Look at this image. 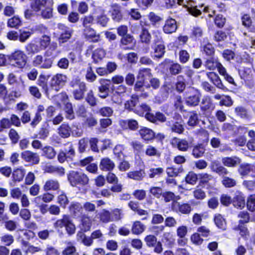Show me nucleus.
<instances>
[{
    "mask_svg": "<svg viewBox=\"0 0 255 255\" xmlns=\"http://www.w3.org/2000/svg\"><path fill=\"white\" fill-rule=\"evenodd\" d=\"M31 33L29 31L20 30L19 34V40L21 42H24L30 36Z\"/></svg>",
    "mask_w": 255,
    "mask_h": 255,
    "instance_id": "obj_63",
    "label": "nucleus"
},
{
    "mask_svg": "<svg viewBox=\"0 0 255 255\" xmlns=\"http://www.w3.org/2000/svg\"><path fill=\"white\" fill-rule=\"evenodd\" d=\"M85 77L89 82H93L96 80L97 76L93 72L91 67H89L87 68Z\"/></svg>",
    "mask_w": 255,
    "mask_h": 255,
    "instance_id": "obj_59",
    "label": "nucleus"
},
{
    "mask_svg": "<svg viewBox=\"0 0 255 255\" xmlns=\"http://www.w3.org/2000/svg\"><path fill=\"white\" fill-rule=\"evenodd\" d=\"M106 54V53L105 50L102 48H98L93 52L92 57L94 60L97 62L99 60L104 58Z\"/></svg>",
    "mask_w": 255,
    "mask_h": 255,
    "instance_id": "obj_43",
    "label": "nucleus"
},
{
    "mask_svg": "<svg viewBox=\"0 0 255 255\" xmlns=\"http://www.w3.org/2000/svg\"><path fill=\"white\" fill-rule=\"evenodd\" d=\"M146 155L149 156L159 157L160 156V152L154 146L148 145L145 150Z\"/></svg>",
    "mask_w": 255,
    "mask_h": 255,
    "instance_id": "obj_53",
    "label": "nucleus"
},
{
    "mask_svg": "<svg viewBox=\"0 0 255 255\" xmlns=\"http://www.w3.org/2000/svg\"><path fill=\"white\" fill-rule=\"evenodd\" d=\"M223 178L222 184L227 188H231L236 185V181L233 178L226 176V175H221Z\"/></svg>",
    "mask_w": 255,
    "mask_h": 255,
    "instance_id": "obj_45",
    "label": "nucleus"
},
{
    "mask_svg": "<svg viewBox=\"0 0 255 255\" xmlns=\"http://www.w3.org/2000/svg\"><path fill=\"white\" fill-rule=\"evenodd\" d=\"M83 34L86 39L94 42H98L100 39V35L97 34L96 31L91 27L84 28Z\"/></svg>",
    "mask_w": 255,
    "mask_h": 255,
    "instance_id": "obj_18",
    "label": "nucleus"
},
{
    "mask_svg": "<svg viewBox=\"0 0 255 255\" xmlns=\"http://www.w3.org/2000/svg\"><path fill=\"white\" fill-rule=\"evenodd\" d=\"M43 18H49L52 16L51 5H47L43 9L38 12Z\"/></svg>",
    "mask_w": 255,
    "mask_h": 255,
    "instance_id": "obj_51",
    "label": "nucleus"
},
{
    "mask_svg": "<svg viewBox=\"0 0 255 255\" xmlns=\"http://www.w3.org/2000/svg\"><path fill=\"white\" fill-rule=\"evenodd\" d=\"M201 94L199 90L194 87H189L185 93V104L190 107H194L198 105Z\"/></svg>",
    "mask_w": 255,
    "mask_h": 255,
    "instance_id": "obj_2",
    "label": "nucleus"
},
{
    "mask_svg": "<svg viewBox=\"0 0 255 255\" xmlns=\"http://www.w3.org/2000/svg\"><path fill=\"white\" fill-rule=\"evenodd\" d=\"M219 63V62L217 59L214 58H211L206 61L205 66L208 70H214L217 68Z\"/></svg>",
    "mask_w": 255,
    "mask_h": 255,
    "instance_id": "obj_47",
    "label": "nucleus"
},
{
    "mask_svg": "<svg viewBox=\"0 0 255 255\" xmlns=\"http://www.w3.org/2000/svg\"><path fill=\"white\" fill-rule=\"evenodd\" d=\"M69 211L74 218L82 217V222L84 231L89 230L90 223L86 220V216L83 214V206L80 203L72 202L69 206ZM87 219L89 221V219Z\"/></svg>",
    "mask_w": 255,
    "mask_h": 255,
    "instance_id": "obj_1",
    "label": "nucleus"
},
{
    "mask_svg": "<svg viewBox=\"0 0 255 255\" xmlns=\"http://www.w3.org/2000/svg\"><path fill=\"white\" fill-rule=\"evenodd\" d=\"M82 25L84 28L91 27V25L93 23L94 18L93 16L88 15L85 16L81 18Z\"/></svg>",
    "mask_w": 255,
    "mask_h": 255,
    "instance_id": "obj_58",
    "label": "nucleus"
},
{
    "mask_svg": "<svg viewBox=\"0 0 255 255\" xmlns=\"http://www.w3.org/2000/svg\"><path fill=\"white\" fill-rule=\"evenodd\" d=\"M172 146L182 151H186L190 147V143L185 139L174 137L171 140Z\"/></svg>",
    "mask_w": 255,
    "mask_h": 255,
    "instance_id": "obj_11",
    "label": "nucleus"
},
{
    "mask_svg": "<svg viewBox=\"0 0 255 255\" xmlns=\"http://www.w3.org/2000/svg\"><path fill=\"white\" fill-rule=\"evenodd\" d=\"M163 197L166 202H170L171 201H172V202H174L175 201H177L180 199V197L179 196H176L173 193L169 191L163 193Z\"/></svg>",
    "mask_w": 255,
    "mask_h": 255,
    "instance_id": "obj_48",
    "label": "nucleus"
},
{
    "mask_svg": "<svg viewBox=\"0 0 255 255\" xmlns=\"http://www.w3.org/2000/svg\"><path fill=\"white\" fill-rule=\"evenodd\" d=\"M25 170L21 168H17L13 170L12 174L14 181H21L24 176Z\"/></svg>",
    "mask_w": 255,
    "mask_h": 255,
    "instance_id": "obj_40",
    "label": "nucleus"
},
{
    "mask_svg": "<svg viewBox=\"0 0 255 255\" xmlns=\"http://www.w3.org/2000/svg\"><path fill=\"white\" fill-rule=\"evenodd\" d=\"M114 113L113 109L110 107H104L100 108L97 113L101 116L106 117H111Z\"/></svg>",
    "mask_w": 255,
    "mask_h": 255,
    "instance_id": "obj_50",
    "label": "nucleus"
},
{
    "mask_svg": "<svg viewBox=\"0 0 255 255\" xmlns=\"http://www.w3.org/2000/svg\"><path fill=\"white\" fill-rule=\"evenodd\" d=\"M21 158L26 162L32 164H38L39 162V155L29 150H25L21 153Z\"/></svg>",
    "mask_w": 255,
    "mask_h": 255,
    "instance_id": "obj_12",
    "label": "nucleus"
},
{
    "mask_svg": "<svg viewBox=\"0 0 255 255\" xmlns=\"http://www.w3.org/2000/svg\"><path fill=\"white\" fill-rule=\"evenodd\" d=\"M166 125L170 127L172 132L178 134L182 133L184 130L182 124L178 122L168 121Z\"/></svg>",
    "mask_w": 255,
    "mask_h": 255,
    "instance_id": "obj_25",
    "label": "nucleus"
},
{
    "mask_svg": "<svg viewBox=\"0 0 255 255\" xmlns=\"http://www.w3.org/2000/svg\"><path fill=\"white\" fill-rule=\"evenodd\" d=\"M68 179L72 186L78 185L85 186L89 182V178L84 173L75 171H72L68 176Z\"/></svg>",
    "mask_w": 255,
    "mask_h": 255,
    "instance_id": "obj_5",
    "label": "nucleus"
},
{
    "mask_svg": "<svg viewBox=\"0 0 255 255\" xmlns=\"http://www.w3.org/2000/svg\"><path fill=\"white\" fill-rule=\"evenodd\" d=\"M167 61H168L167 71L170 75L175 76L182 72V67L179 64L174 63L173 61H169L168 60H165L166 62Z\"/></svg>",
    "mask_w": 255,
    "mask_h": 255,
    "instance_id": "obj_19",
    "label": "nucleus"
},
{
    "mask_svg": "<svg viewBox=\"0 0 255 255\" xmlns=\"http://www.w3.org/2000/svg\"><path fill=\"white\" fill-rule=\"evenodd\" d=\"M72 33V30L69 29L65 30L64 32L62 33L59 38V43H63L66 42L70 38Z\"/></svg>",
    "mask_w": 255,
    "mask_h": 255,
    "instance_id": "obj_56",
    "label": "nucleus"
},
{
    "mask_svg": "<svg viewBox=\"0 0 255 255\" xmlns=\"http://www.w3.org/2000/svg\"><path fill=\"white\" fill-rule=\"evenodd\" d=\"M197 179V175L193 172H189L185 177L186 183L192 185L196 183Z\"/></svg>",
    "mask_w": 255,
    "mask_h": 255,
    "instance_id": "obj_57",
    "label": "nucleus"
},
{
    "mask_svg": "<svg viewBox=\"0 0 255 255\" xmlns=\"http://www.w3.org/2000/svg\"><path fill=\"white\" fill-rule=\"evenodd\" d=\"M214 221L217 227L222 230H225L226 226V222L222 215L217 214L215 215Z\"/></svg>",
    "mask_w": 255,
    "mask_h": 255,
    "instance_id": "obj_37",
    "label": "nucleus"
},
{
    "mask_svg": "<svg viewBox=\"0 0 255 255\" xmlns=\"http://www.w3.org/2000/svg\"><path fill=\"white\" fill-rule=\"evenodd\" d=\"M151 48L154 50L153 57L154 58L160 59L163 57L165 52L164 44L159 43V44L152 45Z\"/></svg>",
    "mask_w": 255,
    "mask_h": 255,
    "instance_id": "obj_24",
    "label": "nucleus"
},
{
    "mask_svg": "<svg viewBox=\"0 0 255 255\" xmlns=\"http://www.w3.org/2000/svg\"><path fill=\"white\" fill-rule=\"evenodd\" d=\"M223 164L227 167H235L241 162V159L237 157L233 156L231 157H224L222 160Z\"/></svg>",
    "mask_w": 255,
    "mask_h": 255,
    "instance_id": "obj_28",
    "label": "nucleus"
},
{
    "mask_svg": "<svg viewBox=\"0 0 255 255\" xmlns=\"http://www.w3.org/2000/svg\"><path fill=\"white\" fill-rule=\"evenodd\" d=\"M60 184L58 180L56 179H50L47 180L43 187V189L45 191L50 190L55 191L59 188Z\"/></svg>",
    "mask_w": 255,
    "mask_h": 255,
    "instance_id": "obj_23",
    "label": "nucleus"
},
{
    "mask_svg": "<svg viewBox=\"0 0 255 255\" xmlns=\"http://www.w3.org/2000/svg\"><path fill=\"white\" fill-rule=\"evenodd\" d=\"M10 64L15 67L23 68L27 63V56L21 50H16L8 56Z\"/></svg>",
    "mask_w": 255,
    "mask_h": 255,
    "instance_id": "obj_4",
    "label": "nucleus"
},
{
    "mask_svg": "<svg viewBox=\"0 0 255 255\" xmlns=\"http://www.w3.org/2000/svg\"><path fill=\"white\" fill-rule=\"evenodd\" d=\"M59 134L63 138H67L70 136L71 129L69 125L63 124L58 128Z\"/></svg>",
    "mask_w": 255,
    "mask_h": 255,
    "instance_id": "obj_35",
    "label": "nucleus"
},
{
    "mask_svg": "<svg viewBox=\"0 0 255 255\" xmlns=\"http://www.w3.org/2000/svg\"><path fill=\"white\" fill-rule=\"evenodd\" d=\"M186 84L183 76L179 75L177 77L176 83V90L179 93H182L185 90Z\"/></svg>",
    "mask_w": 255,
    "mask_h": 255,
    "instance_id": "obj_42",
    "label": "nucleus"
},
{
    "mask_svg": "<svg viewBox=\"0 0 255 255\" xmlns=\"http://www.w3.org/2000/svg\"><path fill=\"white\" fill-rule=\"evenodd\" d=\"M144 241L146 243L147 246L149 247H153L157 243V238L154 235H149L145 237Z\"/></svg>",
    "mask_w": 255,
    "mask_h": 255,
    "instance_id": "obj_61",
    "label": "nucleus"
},
{
    "mask_svg": "<svg viewBox=\"0 0 255 255\" xmlns=\"http://www.w3.org/2000/svg\"><path fill=\"white\" fill-rule=\"evenodd\" d=\"M52 0H35L31 7L33 10L38 12L47 5H52Z\"/></svg>",
    "mask_w": 255,
    "mask_h": 255,
    "instance_id": "obj_21",
    "label": "nucleus"
},
{
    "mask_svg": "<svg viewBox=\"0 0 255 255\" xmlns=\"http://www.w3.org/2000/svg\"><path fill=\"white\" fill-rule=\"evenodd\" d=\"M21 25V20L18 16H14L8 19L7 21V26L10 27L16 28Z\"/></svg>",
    "mask_w": 255,
    "mask_h": 255,
    "instance_id": "obj_60",
    "label": "nucleus"
},
{
    "mask_svg": "<svg viewBox=\"0 0 255 255\" xmlns=\"http://www.w3.org/2000/svg\"><path fill=\"white\" fill-rule=\"evenodd\" d=\"M43 154L49 159H52L55 157L56 153L54 148L50 146H46L42 148Z\"/></svg>",
    "mask_w": 255,
    "mask_h": 255,
    "instance_id": "obj_41",
    "label": "nucleus"
},
{
    "mask_svg": "<svg viewBox=\"0 0 255 255\" xmlns=\"http://www.w3.org/2000/svg\"><path fill=\"white\" fill-rule=\"evenodd\" d=\"M140 39L142 43L149 44L151 40V35L148 31L145 28H142L140 34Z\"/></svg>",
    "mask_w": 255,
    "mask_h": 255,
    "instance_id": "obj_44",
    "label": "nucleus"
},
{
    "mask_svg": "<svg viewBox=\"0 0 255 255\" xmlns=\"http://www.w3.org/2000/svg\"><path fill=\"white\" fill-rule=\"evenodd\" d=\"M214 108V107L211 98L208 96H204L200 105V115L206 117Z\"/></svg>",
    "mask_w": 255,
    "mask_h": 255,
    "instance_id": "obj_7",
    "label": "nucleus"
},
{
    "mask_svg": "<svg viewBox=\"0 0 255 255\" xmlns=\"http://www.w3.org/2000/svg\"><path fill=\"white\" fill-rule=\"evenodd\" d=\"M189 119L187 125L190 127H195L199 124L198 115L195 111H192L189 113Z\"/></svg>",
    "mask_w": 255,
    "mask_h": 255,
    "instance_id": "obj_36",
    "label": "nucleus"
},
{
    "mask_svg": "<svg viewBox=\"0 0 255 255\" xmlns=\"http://www.w3.org/2000/svg\"><path fill=\"white\" fill-rule=\"evenodd\" d=\"M145 229V226L140 221H135L131 227V232L134 235H140L143 232Z\"/></svg>",
    "mask_w": 255,
    "mask_h": 255,
    "instance_id": "obj_33",
    "label": "nucleus"
},
{
    "mask_svg": "<svg viewBox=\"0 0 255 255\" xmlns=\"http://www.w3.org/2000/svg\"><path fill=\"white\" fill-rule=\"evenodd\" d=\"M171 209L177 213L189 214L191 211V206L187 203H180L178 201L172 202Z\"/></svg>",
    "mask_w": 255,
    "mask_h": 255,
    "instance_id": "obj_10",
    "label": "nucleus"
},
{
    "mask_svg": "<svg viewBox=\"0 0 255 255\" xmlns=\"http://www.w3.org/2000/svg\"><path fill=\"white\" fill-rule=\"evenodd\" d=\"M146 173L143 169L139 170L130 171L128 173V177L136 181L142 180L145 176Z\"/></svg>",
    "mask_w": 255,
    "mask_h": 255,
    "instance_id": "obj_27",
    "label": "nucleus"
},
{
    "mask_svg": "<svg viewBox=\"0 0 255 255\" xmlns=\"http://www.w3.org/2000/svg\"><path fill=\"white\" fill-rule=\"evenodd\" d=\"M99 83L100 85L98 87V96L102 99H106L109 95L111 81L110 80L101 79L99 80Z\"/></svg>",
    "mask_w": 255,
    "mask_h": 255,
    "instance_id": "obj_9",
    "label": "nucleus"
},
{
    "mask_svg": "<svg viewBox=\"0 0 255 255\" xmlns=\"http://www.w3.org/2000/svg\"><path fill=\"white\" fill-rule=\"evenodd\" d=\"M177 28L176 20L172 18H168L163 27V31L167 34H171L175 32Z\"/></svg>",
    "mask_w": 255,
    "mask_h": 255,
    "instance_id": "obj_16",
    "label": "nucleus"
},
{
    "mask_svg": "<svg viewBox=\"0 0 255 255\" xmlns=\"http://www.w3.org/2000/svg\"><path fill=\"white\" fill-rule=\"evenodd\" d=\"M151 76V70L149 68H142L139 69L137 76V79H141L144 81L147 77H150Z\"/></svg>",
    "mask_w": 255,
    "mask_h": 255,
    "instance_id": "obj_49",
    "label": "nucleus"
},
{
    "mask_svg": "<svg viewBox=\"0 0 255 255\" xmlns=\"http://www.w3.org/2000/svg\"><path fill=\"white\" fill-rule=\"evenodd\" d=\"M112 18L116 21H119L122 18V14L118 6H115L112 14Z\"/></svg>",
    "mask_w": 255,
    "mask_h": 255,
    "instance_id": "obj_62",
    "label": "nucleus"
},
{
    "mask_svg": "<svg viewBox=\"0 0 255 255\" xmlns=\"http://www.w3.org/2000/svg\"><path fill=\"white\" fill-rule=\"evenodd\" d=\"M47 56L44 53V55L38 54L35 56L32 61L33 66L40 69H49L52 66L54 58Z\"/></svg>",
    "mask_w": 255,
    "mask_h": 255,
    "instance_id": "obj_3",
    "label": "nucleus"
},
{
    "mask_svg": "<svg viewBox=\"0 0 255 255\" xmlns=\"http://www.w3.org/2000/svg\"><path fill=\"white\" fill-rule=\"evenodd\" d=\"M205 152L204 147L200 145L194 147L192 150V155L196 158L201 157Z\"/></svg>",
    "mask_w": 255,
    "mask_h": 255,
    "instance_id": "obj_54",
    "label": "nucleus"
},
{
    "mask_svg": "<svg viewBox=\"0 0 255 255\" xmlns=\"http://www.w3.org/2000/svg\"><path fill=\"white\" fill-rule=\"evenodd\" d=\"M66 113V118L69 120H73L74 119L75 116L73 113L72 104L67 103L65 105V108Z\"/></svg>",
    "mask_w": 255,
    "mask_h": 255,
    "instance_id": "obj_55",
    "label": "nucleus"
},
{
    "mask_svg": "<svg viewBox=\"0 0 255 255\" xmlns=\"http://www.w3.org/2000/svg\"><path fill=\"white\" fill-rule=\"evenodd\" d=\"M54 196L50 193H46L34 198V202L37 204H40L42 201L45 203H49L52 201Z\"/></svg>",
    "mask_w": 255,
    "mask_h": 255,
    "instance_id": "obj_32",
    "label": "nucleus"
},
{
    "mask_svg": "<svg viewBox=\"0 0 255 255\" xmlns=\"http://www.w3.org/2000/svg\"><path fill=\"white\" fill-rule=\"evenodd\" d=\"M65 229L67 234L71 236L75 234L76 231V227L75 225L73 223L72 220L69 217L67 223L65 225Z\"/></svg>",
    "mask_w": 255,
    "mask_h": 255,
    "instance_id": "obj_52",
    "label": "nucleus"
},
{
    "mask_svg": "<svg viewBox=\"0 0 255 255\" xmlns=\"http://www.w3.org/2000/svg\"><path fill=\"white\" fill-rule=\"evenodd\" d=\"M145 117L147 120L153 123H157V122L164 123L166 120L165 116L159 112H156L155 115L151 113H146Z\"/></svg>",
    "mask_w": 255,
    "mask_h": 255,
    "instance_id": "obj_15",
    "label": "nucleus"
},
{
    "mask_svg": "<svg viewBox=\"0 0 255 255\" xmlns=\"http://www.w3.org/2000/svg\"><path fill=\"white\" fill-rule=\"evenodd\" d=\"M67 77L62 74H56L51 79V86L53 89L58 91L62 88L66 84Z\"/></svg>",
    "mask_w": 255,
    "mask_h": 255,
    "instance_id": "obj_8",
    "label": "nucleus"
},
{
    "mask_svg": "<svg viewBox=\"0 0 255 255\" xmlns=\"http://www.w3.org/2000/svg\"><path fill=\"white\" fill-rule=\"evenodd\" d=\"M114 162L108 157H105L101 159L99 167L103 171H110L115 168Z\"/></svg>",
    "mask_w": 255,
    "mask_h": 255,
    "instance_id": "obj_20",
    "label": "nucleus"
},
{
    "mask_svg": "<svg viewBox=\"0 0 255 255\" xmlns=\"http://www.w3.org/2000/svg\"><path fill=\"white\" fill-rule=\"evenodd\" d=\"M68 215H63L62 218L57 220L54 224L53 227L56 230H59L65 226L66 223L69 218Z\"/></svg>",
    "mask_w": 255,
    "mask_h": 255,
    "instance_id": "obj_38",
    "label": "nucleus"
},
{
    "mask_svg": "<svg viewBox=\"0 0 255 255\" xmlns=\"http://www.w3.org/2000/svg\"><path fill=\"white\" fill-rule=\"evenodd\" d=\"M238 172L242 177L248 175L251 172H253L252 176L255 177V164L243 163L240 165Z\"/></svg>",
    "mask_w": 255,
    "mask_h": 255,
    "instance_id": "obj_13",
    "label": "nucleus"
},
{
    "mask_svg": "<svg viewBox=\"0 0 255 255\" xmlns=\"http://www.w3.org/2000/svg\"><path fill=\"white\" fill-rule=\"evenodd\" d=\"M138 101V98L137 95H132L131 98L127 101L125 104L124 107L126 110L129 111H133L135 109L134 108Z\"/></svg>",
    "mask_w": 255,
    "mask_h": 255,
    "instance_id": "obj_29",
    "label": "nucleus"
},
{
    "mask_svg": "<svg viewBox=\"0 0 255 255\" xmlns=\"http://www.w3.org/2000/svg\"><path fill=\"white\" fill-rule=\"evenodd\" d=\"M206 76L218 88L223 91L227 90L226 87L223 85L217 74L213 72H209L206 73Z\"/></svg>",
    "mask_w": 255,
    "mask_h": 255,
    "instance_id": "obj_17",
    "label": "nucleus"
},
{
    "mask_svg": "<svg viewBox=\"0 0 255 255\" xmlns=\"http://www.w3.org/2000/svg\"><path fill=\"white\" fill-rule=\"evenodd\" d=\"M183 171V169L181 166L178 167H168L166 169V173L170 177H176Z\"/></svg>",
    "mask_w": 255,
    "mask_h": 255,
    "instance_id": "obj_46",
    "label": "nucleus"
},
{
    "mask_svg": "<svg viewBox=\"0 0 255 255\" xmlns=\"http://www.w3.org/2000/svg\"><path fill=\"white\" fill-rule=\"evenodd\" d=\"M139 133L141 137L145 140H150L152 139L154 136V132L150 129L144 127L141 128Z\"/></svg>",
    "mask_w": 255,
    "mask_h": 255,
    "instance_id": "obj_30",
    "label": "nucleus"
},
{
    "mask_svg": "<svg viewBox=\"0 0 255 255\" xmlns=\"http://www.w3.org/2000/svg\"><path fill=\"white\" fill-rule=\"evenodd\" d=\"M134 38L130 34L122 37L120 41V47L124 49H130V45L133 44Z\"/></svg>",
    "mask_w": 255,
    "mask_h": 255,
    "instance_id": "obj_22",
    "label": "nucleus"
},
{
    "mask_svg": "<svg viewBox=\"0 0 255 255\" xmlns=\"http://www.w3.org/2000/svg\"><path fill=\"white\" fill-rule=\"evenodd\" d=\"M233 205L237 208L242 209L245 205V197L243 194L238 192L236 193V196L233 198Z\"/></svg>",
    "mask_w": 255,
    "mask_h": 255,
    "instance_id": "obj_26",
    "label": "nucleus"
},
{
    "mask_svg": "<svg viewBox=\"0 0 255 255\" xmlns=\"http://www.w3.org/2000/svg\"><path fill=\"white\" fill-rule=\"evenodd\" d=\"M247 206L250 211L254 212L255 210V195H252L248 198Z\"/></svg>",
    "mask_w": 255,
    "mask_h": 255,
    "instance_id": "obj_64",
    "label": "nucleus"
},
{
    "mask_svg": "<svg viewBox=\"0 0 255 255\" xmlns=\"http://www.w3.org/2000/svg\"><path fill=\"white\" fill-rule=\"evenodd\" d=\"M210 168L212 171L216 172L220 176L227 175L229 173L227 169L221 165L220 162L218 160L212 161Z\"/></svg>",
    "mask_w": 255,
    "mask_h": 255,
    "instance_id": "obj_14",
    "label": "nucleus"
},
{
    "mask_svg": "<svg viewBox=\"0 0 255 255\" xmlns=\"http://www.w3.org/2000/svg\"><path fill=\"white\" fill-rule=\"evenodd\" d=\"M150 111L151 108L149 105L145 103H142L139 107L135 108L134 112L140 116H143L144 113H149V112Z\"/></svg>",
    "mask_w": 255,
    "mask_h": 255,
    "instance_id": "obj_39",
    "label": "nucleus"
},
{
    "mask_svg": "<svg viewBox=\"0 0 255 255\" xmlns=\"http://www.w3.org/2000/svg\"><path fill=\"white\" fill-rule=\"evenodd\" d=\"M25 50L28 55L34 54L40 52V46L35 43H29L25 46Z\"/></svg>",
    "mask_w": 255,
    "mask_h": 255,
    "instance_id": "obj_34",
    "label": "nucleus"
},
{
    "mask_svg": "<svg viewBox=\"0 0 255 255\" xmlns=\"http://www.w3.org/2000/svg\"><path fill=\"white\" fill-rule=\"evenodd\" d=\"M71 85L73 88L78 86V88H75L73 91L74 99L76 100H83L84 98L85 93L87 90L85 83L79 80H76L71 82Z\"/></svg>",
    "mask_w": 255,
    "mask_h": 255,
    "instance_id": "obj_6",
    "label": "nucleus"
},
{
    "mask_svg": "<svg viewBox=\"0 0 255 255\" xmlns=\"http://www.w3.org/2000/svg\"><path fill=\"white\" fill-rule=\"evenodd\" d=\"M77 240L84 245L90 246L93 244V239L90 237H87L83 232H78L77 234Z\"/></svg>",
    "mask_w": 255,
    "mask_h": 255,
    "instance_id": "obj_31",
    "label": "nucleus"
}]
</instances>
